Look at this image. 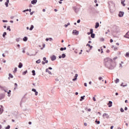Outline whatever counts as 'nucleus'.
I'll return each mask as SVG.
<instances>
[{
    "label": "nucleus",
    "mask_w": 129,
    "mask_h": 129,
    "mask_svg": "<svg viewBox=\"0 0 129 129\" xmlns=\"http://www.w3.org/2000/svg\"><path fill=\"white\" fill-rule=\"evenodd\" d=\"M103 118H109V115L107 113H104L103 114Z\"/></svg>",
    "instance_id": "f257e3e1"
},
{
    "label": "nucleus",
    "mask_w": 129,
    "mask_h": 129,
    "mask_svg": "<svg viewBox=\"0 0 129 129\" xmlns=\"http://www.w3.org/2000/svg\"><path fill=\"white\" fill-rule=\"evenodd\" d=\"M123 15H124V12H120L119 13L118 16H119V17H123Z\"/></svg>",
    "instance_id": "f03ea898"
},
{
    "label": "nucleus",
    "mask_w": 129,
    "mask_h": 129,
    "mask_svg": "<svg viewBox=\"0 0 129 129\" xmlns=\"http://www.w3.org/2000/svg\"><path fill=\"white\" fill-rule=\"evenodd\" d=\"M3 112H4V107H3V106H1L0 107V114H2Z\"/></svg>",
    "instance_id": "7ed1b4c3"
},
{
    "label": "nucleus",
    "mask_w": 129,
    "mask_h": 129,
    "mask_svg": "<svg viewBox=\"0 0 129 129\" xmlns=\"http://www.w3.org/2000/svg\"><path fill=\"white\" fill-rule=\"evenodd\" d=\"M74 77L75 78L73 79V81H76V80H77V77H78V74H76Z\"/></svg>",
    "instance_id": "20e7f679"
},
{
    "label": "nucleus",
    "mask_w": 129,
    "mask_h": 129,
    "mask_svg": "<svg viewBox=\"0 0 129 129\" xmlns=\"http://www.w3.org/2000/svg\"><path fill=\"white\" fill-rule=\"evenodd\" d=\"M108 105L109 107H111V106H112V102L109 101L108 103Z\"/></svg>",
    "instance_id": "39448f33"
},
{
    "label": "nucleus",
    "mask_w": 129,
    "mask_h": 129,
    "mask_svg": "<svg viewBox=\"0 0 129 129\" xmlns=\"http://www.w3.org/2000/svg\"><path fill=\"white\" fill-rule=\"evenodd\" d=\"M73 34H74V35H78L79 33L78 31H77V30H73Z\"/></svg>",
    "instance_id": "423d86ee"
},
{
    "label": "nucleus",
    "mask_w": 129,
    "mask_h": 129,
    "mask_svg": "<svg viewBox=\"0 0 129 129\" xmlns=\"http://www.w3.org/2000/svg\"><path fill=\"white\" fill-rule=\"evenodd\" d=\"M125 38L129 39V31L124 35Z\"/></svg>",
    "instance_id": "0eeeda50"
},
{
    "label": "nucleus",
    "mask_w": 129,
    "mask_h": 129,
    "mask_svg": "<svg viewBox=\"0 0 129 129\" xmlns=\"http://www.w3.org/2000/svg\"><path fill=\"white\" fill-rule=\"evenodd\" d=\"M54 60H56V56L52 55L51 56V61H54Z\"/></svg>",
    "instance_id": "6e6552de"
},
{
    "label": "nucleus",
    "mask_w": 129,
    "mask_h": 129,
    "mask_svg": "<svg viewBox=\"0 0 129 129\" xmlns=\"http://www.w3.org/2000/svg\"><path fill=\"white\" fill-rule=\"evenodd\" d=\"M110 58H108V57H107L106 58L104 59V62H108V61H110Z\"/></svg>",
    "instance_id": "1a4fd4ad"
},
{
    "label": "nucleus",
    "mask_w": 129,
    "mask_h": 129,
    "mask_svg": "<svg viewBox=\"0 0 129 129\" xmlns=\"http://www.w3.org/2000/svg\"><path fill=\"white\" fill-rule=\"evenodd\" d=\"M37 3V0H33L32 1H31V4L32 5H35V4H36Z\"/></svg>",
    "instance_id": "9d476101"
},
{
    "label": "nucleus",
    "mask_w": 129,
    "mask_h": 129,
    "mask_svg": "<svg viewBox=\"0 0 129 129\" xmlns=\"http://www.w3.org/2000/svg\"><path fill=\"white\" fill-rule=\"evenodd\" d=\"M99 27V23L97 22L95 25V29H97V28H98Z\"/></svg>",
    "instance_id": "9b49d317"
},
{
    "label": "nucleus",
    "mask_w": 129,
    "mask_h": 129,
    "mask_svg": "<svg viewBox=\"0 0 129 129\" xmlns=\"http://www.w3.org/2000/svg\"><path fill=\"white\" fill-rule=\"evenodd\" d=\"M19 68H22L23 67V64L22 62H20L18 66Z\"/></svg>",
    "instance_id": "f8f14e48"
},
{
    "label": "nucleus",
    "mask_w": 129,
    "mask_h": 129,
    "mask_svg": "<svg viewBox=\"0 0 129 129\" xmlns=\"http://www.w3.org/2000/svg\"><path fill=\"white\" fill-rule=\"evenodd\" d=\"M23 41L24 42H27V41H28V37H24L23 38Z\"/></svg>",
    "instance_id": "ddd939ff"
},
{
    "label": "nucleus",
    "mask_w": 129,
    "mask_h": 129,
    "mask_svg": "<svg viewBox=\"0 0 129 129\" xmlns=\"http://www.w3.org/2000/svg\"><path fill=\"white\" fill-rule=\"evenodd\" d=\"M91 38H94L95 37V34L94 33H91Z\"/></svg>",
    "instance_id": "4468645a"
},
{
    "label": "nucleus",
    "mask_w": 129,
    "mask_h": 129,
    "mask_svg": "<svg viewBox=\"0 0 129 129\" xmlns=\"http://www.w3.org/2000/svg\"><path fill=\"white\" fill-rule=\"evenodd\" d=\"M84 97H85V96H81V99H80V101H82V100H83V99H84Z\"/></svg>",
    "instance_id": "2eb2a0df"
},
{
    "label": "nucleus",
    "mask_w": 129,
    "mask_h": 129,
    "mask_svg": "<svg viewBox=\"0 0 129 129\" xmlns=\"http://www.w3.org/2000/svg\"><path fill=\"white\" fill-rule=\"evenodd\" d=\"M11 92H12V91H11L10 90L7 92L8 94V96H11Z\"/></svg>",
    "instance_id": "dca6fc26"
},
{
    "label": "nucleus",
    "mask_w": 129,
    "mask_h": 129,
    "mask_svg": "<svg viewBox=\"0 0 129 129\" xmlns=\"http://www.w3.org/2000/svg\"><path fill=\"white\" fill-rule=\"evenodd\" d=\"M125 56L127 57H129V51L128 52H127L126 53V54H125Z\"/></svg>",
    "instance_id": "f3484780"
},
{
    "label": "nucleus",
    "mask_w": 129,
    "mask_h": 129,
    "mask_svg": "<svg viewBox=\"0 0 129 129\" xmlns=\"http://www.w3.org/2000/svg\"><path fill=\"white\" fill-rule=\"evenodd\" d=\"M43 61H45V63H48V60H46V57H43Z\"/></svg>",
    "instance_id": "a211bd4d"
},
{
    "label": "nucleus",
    "mask_w": 129,
    "mask_h": 129,
    "mask_svg": "<svg viewBox=\"0 0 129 129\" xmlns=\"http://www.w3.org/2000/svg\"><path fill=\"white\" fill-rule=\"evenodd\" d=\"M13 76L12 74H9V79H10V78H13Z\"/></svg>",
    "instance_id": "6ab92c4d"
},
{
    "label": "nucleus",
    "mask_w": 129,
    "mask_h": 129,
    "mask_svg": "<svg viewBox=\"0 0 129 129\" xmlns=\"http://www.w3.org/2000/svg\"><path fill=\"white\" fill-rule=\"evenodd\" d=\"M15 87L14 88V90H16V88H18V84L17 83L15 84Z\"/></svg>",
    "instance_id": "aec40b11"
},
{
    "label": "nucleus",
    "mask_w": 129,
    "mask_h": 129,
    "mask_svg": "<svg viewBox=\"0 0 129 129\" xmlns=\"http://www.w3.org/2000/svg\"><path fill=\"white\" fill-rule=\"evenodd\" d=\"M118 82H119V79H116L115 80V83H118Z\"/></svg>",
    "instance_id": "412c9836"
},
{
    "label": "nucleus",
    "mask_w": 129,
    "mask_h": 129,
    "mask_svg": "<svg viewBox=\"0 0 129 129\" xmlns=\"http://www.w3.org/2000/svg\"><path fill=\"white\" fill-rule=\"evenodd\" d=\"M33 29H34V26L33 25H31V27L29 29V30H30V31H32V30H33Z\"/></svg>",
    "instance_id": "4be33fe9"
},
{
    "label": "nucleus",
    "mask_w": 129,
    "mask_h": 129,
    "mask_svg": "<svg viewBox=\"0 0 129 129\" xmlns=\"http://www.w3.org/2000/svg\"><path fill=\"white\" fill-rule=\"evenodd\" d=\"M17 70H18V68H15L14 71H13L14 73H16V72H17Z\"/></svg>",
    "instance_id": "5701e85b"
},
{
    "label": "nucleus",
    "mask_w": 129,
    "mask_h": 129,
    "mask_svg": "<svg viewBox=\"0 0 129 129\" xmlns=\"http://www.w3.org/2000/svg\"><path fill=\"white\" fill-rule=\"evenodd\" d=\"M60 51H63V50H66V47L63 48V47H61L60 48Z\"/></svg>",
    "instance_id": "b1692460"
},
{
    "label": "nucleus",
    "mask_w": 129,
    "mask_h": 129,
    "mask_svg": "<svg viewBox=\"0 0 129 129\" xmlns=\"http://www.w3.org/2000/svg\"><path fill=\"white\" fill-rule=\"evenodd\" d=\"M28 73V71H26L23 73V75H26Z\"/></svg>",
    "instance_id": "393cba45"
},
{
    "label": "nucleus",
    "mask_w": 129,
    "mask_h": 129,
    "mask_svg": "<svg viewBox=\"0 0 129 129\" xmlns=\"http://www.w3.org/2000/svg\"><path fill=\"white\" fill-rule=\"evenodd\" d=\"M124 3V2L121 1V5H123V7H125V4Z\"/></svg>",
    "instance_id": "a878e982"
},
{
    "label": "nucleus",
    "mask_w": 129,
    "mask_h": 129,
    "mask_svg": "<svg viewBox=\"0 0 129 129\" xmlns=\"http://www.w3.org/2000/svg\"><path fill=\"white\" fill-rule=\"evenodd\" d=\"M36 62V63H37V64H39V63H41V60L38 59Z\"/></svg>",
    "instance_id": "bb28decb"
},
{
    "label": "nucleus",
    "mask_w": 129,
    "mask_h": 129,
    "mask_svg": "<svg viewBox=\"0 0 129 129\" xmlns=\"http://www.w3.org/2000/svg\"><path fill=\"white\" fill-rule=\"evenodd\" d=\"M32 75L34 76V75H36V74L35 73V70H33L32 71Z\"/></svg>",
    "instance_id": "cd10ccee"
},
{
    "label": "nucleus",
    "mask_w": 129,
    "mask_h": 129,
    "mask_svg": "<svg viewBox=\"0 0 129 129\" xmlns=\"http://www.w3.org/2000/svg\"><path fill=\"white\" fill-rule=\"evenodd\" d=\"M87 46H88V47L90 48V49H91L92 48V46L90 45L89 44H87Z\"/></svg>",
    "instance_id": "c85d7f7f"
},
{
    "label": "nucleus",
    "mask_w": 129,
    "mask_h": 129,
    "mask_svg": "<svg viewBox=\"0 0 129 129\" xmlns=\"http://www.w3.org/2000/svg\"><path fill=\"white\" fill-rule=\"evenodd\" d=\"M90 33L91 34H93V29H91L90 30Z\"/></svg>",
    "instance_id": "c756f323"
},
{
    "label": "nucleus",
    "mask_w": 129,
    "mask_h": 129,
    "mask_svg": "<svg viewBox=\"0 0 129 129\" xmlns=\"http://www.w3.org/2000/svg\"><path fill=\"white\" fill-rule=\"evenodd\" d=\"M11 128V126L10 125H8L6 127H5V129H10Z\"/></svg>",
    "instance_id": "7c9ffc66"
},
{
    "label": "nucleus",
    "mask_w": 129,
    "mask_h": 129,
    "mask_svg": "<svg viewBox=\"0 0 129 129\" xmlns=\"http://www.w3.org/2000/svg\"><path fill=\"white\" fill-rule=\"evenodd\" d=\"M6 35H7V32H4L3 33V37H4V38H5V37H6Z\"/></svg>",
    "instance_id": "2f4dec72"
},
{
    "label": "nucleus",
    "mask_w": 129,
    "mask_h": 129,
    "mask_svg": "<svg viewBox=\"0 0 129 129\" xmlns=\"http://www.w3.org/2000/svg\"><path fill=\"white\" fill-rule=\"evenodd\" d=\"M62 58H65V57H66V55L64 53H63L62 54V56H61Z\"/></svg>",
    "instance_id": "473e14b6"
},
{
    "label": "nucleus",
    "mask_w": 129,
    "mask_h": 129,
    "mask_svg": "<svg viewBox=\"0 0 129 129\" xmlns=\"http://www.w3.org/2000/svg\"><path fill=\"white\" fill-rule=\"evenodd\" d=\"M7 30H9L10 32H11V28H10V26L7 27Z\"/></svg>",
    "instance_id": "72a5a7b5"
},
{
    "label": "nucleus",
    "mask_w": 129,
    "mask_h": 129,
    "mask_svg": "<svg viewBox=\"0 0 129 129\" xmlns=\"http://www.w3.org/2000/svg\"><path fill=\"white\" fill-rule=\"evenodd\" d=\"M5 6H6L7 8H8V7H9V3L6 2V3H5Z\"/></svg>",
    "instance_id": "f704fd0d"
},
{
    "label": "nucleus",
    "mask_w": 129,
    "mask_h": 129,
    "mask_svg": "<svg viewBox=\"0 0 129 129\" xmlns=\"http://www.w3.org/2000/svg\"><path fill=\"white\" fill-rule=\"evenodd\" d=\"M121 112H123L124 111V110H123V109H122V108H121L120 109Z\"/></svg>",
    "instance_id": "c9c22d12"
},
{
    "label": "nucleus",
    "mask_w": 129,
    "mask_h": 129,
    "mask_svg": "<svg viewBox=\"0 0 129 129\" xmlns=\"http://www.w3.org/2000/svg\"><path fill=\"white\" fill-rule=\"evenodd\" d=\"M95 122H97V124H99V123H100V121H97V120L95 121Z\"/></svg>",
    "instance_id": "e433bc0d"
},
{
    "label": "nucleus",
    "mask_w": 129,
    "mask_h": 129,
    "mask_svg": "<svg viewBox=\"0 0 129 129\" xmlns=\"http://www.w3.org/2000/svg\"><path fill=\"white\" fill-rule=\"evenodd\" d=\"M116 59H117V56H115V57L113 58V59L114 61H115V60H116Z\"/></svg>",
    "instance_id": "4c0bfd02"
},
{
    "label": "nucleus",
    "mask_w": 129,
    "mask_h": 129,
    "mask_svg": "<svg viewBox=\"0 0 129 129\" xmlns=\"http://www.w3.org/2000/svg\"><path fill=\"white\" fill-rule=\"evenodd\" d=\"M93 101H96V99H95V97H93Z\"/></svg>",
    "instance_id": "58836bf2"
},
{
    "label": "nucleus",
    "mask_w": 129,
    "mask_h": 129,
    "mask_svg": "<svg viewBox=\"0 0 129 129\" xmlns=\"http://www.w3.org/2000/svg\"><path fill=\"white\" fill-rule=\"evenodd\" d=\"M2 98H4L5 96H6V95L5 94H2Z\"/></svg>",
    "instance_id": "ea45409f"
},
{
    "label": "nucleus",
    "mask_w": 129,
    "mask_h": 129,
    "mask_svg": "<svg viewBox=\"0 0 129 129\" xmlns=\"http://www.w3.org/2000/svg\"><path fill=\"white\" fill-rule=\"evenodd\" d=\"M32 91H33L34 92H36V89H32Z\"/></svg>",
    "instance_id": "a19ab883"
},
{
    "label": "nucleus",
    "mask_w": 129,
    "mask_h": 129,
    "mask_svg": "<svg viewBox=\"0 0 129 129\" xmlns=\"http://www.w3.org/2000/svg\"><path fill=\"white\" fill-rule=\"evenodd\" d=\"M99 80H102V77H99Z\"/></svg>",
    "instance_id": "79ce46f5"
},
{
    "label": "nucleus",
    "mask_w": 129,
    "mask_h": 129,
    "mask_svg": "<svg viewBox=\"0 0 129 129\" xmlns=\"http://www.w3.org/2000/svg\"><path fill=\"white\" fill-rule=\"evenodd\" d=\"M45 63H46L45 61V62L44 61H42V64L43 65H45Z\"/></svg>",
    "instance_id": "37998d69"
},
{
    "label": "nucleus",
    "mask_w": 129,
    "mask_h": 129,
    "mask_svg": "<svg viewBox=\"0 0 129 129\" xmlns=\"http://www.w3.org/2000/svg\"><path fill=\"white\" fill-rule=\"evenodd\" d=\"M109 52H110V50L109 49H107L106 50V53H109Z\"/></svg>",
    "instance_id": "c03bdc74"
},
{
    "label": "nucleus",
    "mask_w": 129,
    "mask_h": 129,
    "mask_svg": "<svg viewBox=\"0 0 129 129\" xmlns=\"http://www.w3.org/2000/svg\"><path fill=\"white\" fill-rule=\"evenodd\" d=\"M84 86L86 87H87V84H86V83H84Z\"/></svg>",
    "instance_id": "a18cd8bd"
},
{
    "label": "nucleus",
    "mask_w": 129,
    "mask_h": 129,
    "mask_svg": "<svg viewBox=\"0 0 129 129\" xmlns=\"http://www.w3.org/2000/svg\"><path fill=\"white\" fill-rule=\"evenodd\" d=\"M35 92V95H38V92L36 91Z\"/></svg>",
    "instance_id": "49530a36"
},
{
    "label": "nucleus",
    "mask_w": 129,
    "mask_h": 129,
    "mask_svg": "<svg viewBox=\"0 0 129 129\" xmlns=\"http://www.w3.org/2000/svg\"><path fill=\"white\" fill-rule=\"evenodd\" d=\"M46 72H49V69H46Z\"/></svg>",
    "instance_id": "de8ad7c7"
},
{
    "label": "nucleus",
    "mask_w": 129,
    "mask_h": 129,
    "mask_svg": "<svg viewBox=\"0 0 129 129\" xmlns=\"http://www.w3.org/2000/svg\"><path fill=\"white\" fill-rule=\"evenodd\" d=\"M110 43H112V42H113V40L111 39L110 40Z\"/></svg>",
    "instance_id": "09e8293b"
},
{
    "label": "nucleus",
    "mask_w": 129,
    "mask_h": 129,
    "mask_svg": "<svg viewBox=\"0 0 129 129\" xmlns=\"http://www.w3.org/2000/svg\"><path fill=\"white\" fill-rule=\"evenodd\" d=\"M77 23L78 24H79V23H80V19L77 21Z\"/></svg>",
    "instance_id": "8fccbe9b"
},
{
    "label": "nucleus",
    "mask_w": 129,
    "mask_h": 129,
    "mask_svg": "<svg viewBox=\"0 0 129 129\" xmlns=\"http://www.w3.org/2000/svg\"><path fill=\"white\" fill-rule=\"evenodd\" d=\"M49 38H46V39H45V40H46V41H49Z\"/></svg>",
    "instance_id": "3c124183"
},
{
    "label": "nucleus",
    "mask_w": 129,
    "mask_h": 129,
    "mask_svg": "<svg viewBox=\"0 0 129 129\" xmlns=\"http://www.w3.org/2000/svg\"><path fill=\"white\" fill-rule=\"evenodd\" d=\"M84 125L85 126H87V123H84Z\"/></svg>",
    "instance_id": "603ef678"
},
{
    "label": "nucleus",
    "mask_w": 129,
    "mask_h": 129,
    "mask_svg": "<svg viewBox=\"0 0 129 129\" xmlns=\"http://www.w3.org/2000/svg\"><path fill=\"white\" fill-rule=\"evenodd\" d=\"M64 27L65 28H67V27H68V25H67V24L64 25Z\"/></svg>",
    "instance_id": "864d4df0"
},
{
    "label": "nucleus",
    "mask_w": 129,
    "mask_h": 129,
    "mask_svg": "<svg viewBox=\"0 0 129 129\" xmlns=\"http://www.w3.org/2000/svg\"><path fill=\"white\" fill-rule=\"evenodd\" d=\"M88 111H91V109H90V108L88 109Z\"/></svg>",
    "instance_id": "5fc2aeb1"
},
{
    "label": "nucleus",
    "mask_w": 129,
    "mask_h": 129,
    "mask_svg": "<svg viewBox=\"0 0 129 129\" xmlns=\"http://www.w3.org/2000/svg\"><path fill=\"white\" fill-rule=\"evenodd\" d=\"M82 51H83L82 49H81V52H79V54H80L82 53Z\"/></svg>",
    "instance_id": "6e6d98bb"
},
{
    "label": "nucleus",
    "mask_w": 129,
    "mask_h": 129,
    "mask_svg": "<svg viewBox=\"0 0 129 129\" xmlns=\"http://www.w3.org/2000/svg\"><path fill=\"white\" fill-rule=\"evenodd\" d=\"M28 123H29V124H32V122L29 121V122H28Z\"/></svg>",
    "instance_id": "4d7b16f0"
},
{
    "label": "nucleus",
    "mask_w": 129,
    "mask_h": 129,
    "mask_svg": "<svg viewBox=\"0 0 129 129\" xmlns=\"http://www.w3.org/2000/svg\"><path fill=\"white\" fill-rule=\"evenodd\" d=\"M116 45H117V46H119V43H116Z\"/></svg>",
    "instance_id": "13d9d810"
},
{
    "label": "nucleus",
    "mask_w": 129,
    "mask_h": 129,
    "mask_svg": "<svg viewBox=\"0 0 129 129\" xmlns=\"http://www.w3.org/2000/svg\"><path fill=\"white\" fill-rule=\"evenodd\" d=\"M28 11H29V9H27L26 10H24V12H28Z\"/></svg>",
    "instance_id": "bf43d9fd"
},
{
    "label": "nucleus",
    "mask_w": 129,
    "mask_h": 129,
    "mask_svg": "<svg viewBox=\"0 0 129 129\" xmlns=\"http://www.w3.org/2000/svg\"><path fill=\"white\" fill-rule=\"evenodd\" d=\"M127 109V107H125L124 108V110H126Z\"/></svg>",
    "instance_id": "052dcab7"
},
{
    "label": "nucleus",
    "mask_w": 129,
    "mask_h": 129,
    "mask_svg": "<svg viewBox=\"0 0 129 129\" xmlns=\"http://www.w3.org/2000/svg\"><path fill=\"white\" fill-rule=\"evenodd\" d=\"M94 3H95V4H96V3H97V0H95Z\"/></svg>",
    "instance_id": "680f3d73"
},
{
    "label": "nucleus",
    "mask_w": 129,
    "mask_h": 129,
    "mask_svg": "<svg viewBox=\"0 0 129 129\" xmlns=\"http://www.w3.org/2000/svg\"><path fill=\"white\" fill-rule=\"evenodd\" d=\"M33 14H34V12H31V13H30V15H33Z\"/></svg>",
    "instance_id": "e2e57ef3"
},
{
    "label": "nucleus",
    "mask_w": 129,
    "mask_h": 129,
    "mask_svg": "<svg viewBox=\"0 0 129 129\" xmlns=\"http://www.w3.org/2000/svg\"><path fill=\"white\" fill-rule=\"evenodd\" d=\"M75 94L76 95H78V92H76Z\"/></svg>",
    "instance_id": "0e129e2a"
},
{
    "label": "nucleus",
    "mask_w": 129,
    "mask_h": 129,
    "mask_svg": "<svg viewBox=\"0 0 129 129\" xmlns=\"http://www.w3.org/2000/svg\"><path fill=\"white\" fill-rule=\"evenodd\" d=\"M112 128H113V126H111L110 127V129H112Z\"/></svg>",
    "instance_id": "69168bd1"
},
{
    "label": "nucleus",
    "mask_w": 129,
    "mask_h": 129,
    "mask_svg": "<svg viewBox=\"0 0 129 129\" xmlns=\"http://www.w3.org/2000/svg\"><path fill=\"white\" fill-rule=\"evenodd\" d=\"M88 35H90V34H91L90 32H88L87 33Z\"/></svg>",
    "instance_id": "338daca9"
},
{
    "label": "nucleus",
    "mask_w": 129,
    "mask_h": 129,
    "mask_svg": "<svg viewBox=\"0 0 129 129\" xmlns=\"http://www.w3.org/2000/svg\"><path fill=\"white\" fill-rule=\"evenodd\" d=\"M49 74H52V73L51 72H48Z\"/></svg>",
    "instance_id": "774afa93"
}]
</instances>
